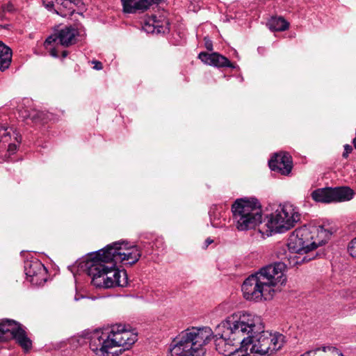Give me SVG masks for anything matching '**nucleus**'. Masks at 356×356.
Instances as JSON below:
<instances>
[{
    "label": "nucleus",
    "mask_w": 356,
    "mask_h": 356,
    "mask_svg": "<svg viewBox=\"0 0 356 356\" xmlns=\"http://www.w3.org/2000/svg\"><path fill=\"white\" fill-rule=\"evenodd\" d=\"M254 320L248 313H238L222 321L213 336L216 350L225 356H245L243 346L249 337L247 334L252 330Z\"/></svg>",
    "instance_id": "nucleus-1"
},
{
    "label": "nucleus",
    "mask_w": 356,
    "mask_h": 356,
    "mask_svg": "<svg viewBox=\"0 0 356 356\" xmlns=\"http://www.w3.org/2000/svg\"><path fill=\"white\" fill-rule=\"evenodd\" d=\"M286 264L275 262L261 268L254 275H250L243 283L241 290L248 300H270L280 290L286 278L284 275Z\"/></svg>",
    "instance_id": "nucleus-2"
},
{
    "label": "nucleus",
    "mask_w": 356,
    "mask_h": 356,
    "mask_svg": "<svg viewBox=\"0 0 356 356\" xmlns=\"http://www.w3.org/2000/svg\"><path fill=\"white\" fill-rule=\"evenodd\" d=\"M116 263L103 261V256L95 255L86 260L84 267L91 277V283L97 288L124 287L128 284L125 270L115 268Z\"/></svg>",
    "instance_id": "nucleus-3"
},
{
    "label": "nucleus",
    "mask_w": 356,
    "mask_h": 356,
    "mask_svg": "<svg viewBox=\"0 0 356 356\" xmlns=\"http://www.w3.org/2000/svg\"><path fill=\"white\" fill-rule=\"evenodd\" d=\"M213 331L209 327L188 328L172 341L171 356H204L203 346L211 339Z\"/></svg>",
    "instance_id": "nucleus-4"
},
{
    "label": "nucleus",
    "mask_w": 356,
    "mask_h": 356,
    "mask_svg": "<svg viewBox=\"0 0 356 356\" xmlns=\"http://www.w3.org/2000/svg\"><path fill=\"white\" fill-rule=\"evenodd\" d=\"M233 219L239 231L254 228L261 222V205L255 198L236 200L232 206Z\"/></svg>",
    "instance_id": "nucleus-5"
},
{
    "label": "nucleus",
    "mask_w": 356,
    "mask_h": 356,
    "mask_svg": "<svg viewBox=\"0 0 356 356\" xmlns=\"http://www.w3.org/2000/svg\"><path fill=\"white\" fill-rule=\"evenodd\" d=\"M103 256V261L123 263L132 266L141 257V250L136 245L128 246L124 242H115L97 251V256Z\"/></svg>",
    "instance_id": "nucleus-6"
},
{
    "label": "nucleus",
    "mask_w": 356,
    "mask_h": 356,
    "mask_svg": "<svg viewBox=\"0 0 356 356\" xmlns=\"http://www.w3.org/2000/svg\"><path fill=\"white\" fill-rule=\"evenodd\" d=\"M300 220V214L293 205H280L268 217L267 227L271 232L283 233L293 227Z\"/></svg>",
    "instance_id": "nucleus-7"
},
{
    "label": "nucleus",
    "mask_w": 356,
    "mask_h": 356,
    "mask_svg": "<svg viewBox=\"0 0 356 356\" xmlns=\"http://www.w3.org/2000/svg\"><path fill=\"white\" fill-rule=\"evenodd\" d=\"M312 231V226L305 225L293 232L287 244L291 254H306L317 248Z\"/></svg>",
    "instance_id": "nucleus-8"
},
{
    "label": "nucleus",
    "mask_w": 356,
    "mask_h": 356,
    "mask_svg": "<svg viewBox=\"0 0 356 356\" xmlns=\"http://www.w3.org/2000/svg\"><path fill=\"white\" fill-rule=\"evenodd\" d=\"M11 339H15L25 351L32 347V341L22 325L13 320L6 319L0 323V341Z\"/></svg>",
    "instance_id": "nucleus-9"
},
{
    "label": "nucleus",
    "mask_w": 356,
    "mask_h": 356,
    "mask_svg": "<svg viewBox=\"0 0 356 356\" xmlns=\"http://www.w3.org/2000/svg\"><path fill=\"white\" fill-rule=\"evenodd\" d=\"M108 338L111 348L122 346L125 350L129 349L137 341V334L127 330L125 325L119 324L112 327Z\"/></svg>",
    "instance_id": "nucleus-10"
},
{
    "label": "nucleus",
    "mask_w": 356,
    "mask_h": 356,
    "mask_svg": "<svg viewBox=\"0 0 356 356\" xmlns=\"http://www.w3.org/2000/svg\"><path fill=\"white\" fill-rule=\"evenodd\" d=\"M77 35H79L77 29L71 25L65 26L56 30L54 34L49 36L44 42V45L47 48V45L58 41V44L68 47L76 43Z\"/></svg>",
    "instance_id": "nucleus-11"
},
{
    "label": "nucleus",
    "mask_w": 356,
    "mask_h": 356,
    "mask_svg": "<svg viewBox=\"0 0 356 356\" xmlns=\"http://www.w3.org/2000/svg\"><path fill=\"white\" fill-rule=\"evenodd\" d=\"M268 165L272 170L287 175L292 170V158L286 152L276 153L269 161Z\"/></svg>",
    "instance_id": "nucleus-12"
},
{
    "label": "nucleus",
    "mask_w": 356,
    "mask_h": 356,
    "mask_svg": "<svg viewBox=\"0 0 356 356\" xmlns=\"http://www.w3.org/2000/svg\"><path fill=\"white\" fill-rule=\"evenodd\" d=\"M143 29L147 33H165L170 31V22L163 15H152L145 20Z\"/></svg>",
    "instance_id": "nucleus-13"
},
{
    "label": "nucleus",
    "mask_w": 356,
    "mask_h": 356,
    "mask_svg": "<svg viewBox=\"0 0 356 356\" xmlns=\"http://www.w3.org/2000/svg\"><path fill=\"white\" fill-rule=\"evenodd\" d=\"M108 335L102 331L97 330L94 332L90 339V348L97 355L108 356L111 346Z\"/></svg>",
    "instance_id": "nucleus-14"
},
{
    "label": "nucleus",
    "mask_w": 356,
    "mask_h": 356,
    "mask_svg": "<svg viewBox=\"0 0 356 356\" xmlns=\"http://www.w3.org/2000/svg\"><path fill=\"white\" fill-rule=\"evenodd\" d=\"M24 271L29 282L37 284L44 280L46 268L38 260L26 261L24 263Z\"/></svg>",
    "instance_id": "nucleus-15"
},
{
    "label": "nucleus",
    "mask_w": 356,
    "mask_h": 356,
    "mask_svg": "<svg viewBox=\"0 0 356 356\" xmlns=\"http://www.w3.org/2000/svg\"><path fill=\"white\" fill-rule=\"evenodd\" d=\"M198 58L204 63L216 67H235L234 64L232 63L227 58L216 52L211 54L200 52L198 55Z\"/></svg>",
    "instance_id": "nucleus-16"
},
{
    "label": "nucleus",
    "mask_w": 356,
    "mask_h": 356,
    "mask_svg": "<svg viewBox=\"0 0 356 356\" xmlns=\"http://www.w3.org/2000/svg\"><path fill=\"white\" fill-rule=\"evenodd\" d=\"M125 13H136L147 10L150 6L159 3L161 0H121Z\"/></svg>",
    "instance_id": "nucleus-17"
},
{
    "label": "nucleus",
    "mask_w": 356,
    "mask_h": 356,
    "mask_svg": "<svg viewBox=\"0 0 356 356\" xmlns=\"http://www.w3.org/2000/svg\"><path fill=\"white\" fill-rule=\"evenodd\" d=\"M354 192L349 187L332 188V202H345L353 197Z\"/></svg>",
    "instance_id": "nucleus-18"
},
{
    "label": "nucleus",
    "mask_w": 356,
    "mask_h": 356,
    "mask_svg": "<svg viewBox=\"0 0 356 356\" xmlns=\"http://www.w3.org/2000/svg\"><path fill=\"white\" fill-rule=\"evenodd\" d=\"M311 197L316 202H332V188L316 189L312 192Z\"/></svg>",
    "instance_id": "nucleus-19"
},
{
    "label": "nucleus",
    "mask_w": 356,
    "mask_h": 356,
    "mask_svg": "<svg viewBox=\"0 0 356 356\" xmlns=\"http://www.w3.org/2000/svg\"><path fill=\"white\" fill-rule=\"evenodd\" d=\"M314 241L317 242V247L325 244L330 238L332 233L323 226H312Z\"/></svg>",
    "instance_id": "nucleus-20"
},
{
    "label": "nucleus",
    "mask_w": 356,
    "mask_h": 356,
    "mask_svg": "<svg viewBox=\"0 0 356 356\" xmlns=\"http://www.w3.org/2000/svg\"><path fill=\"white\" fill-rule=\"evenodd\" d=\"M12 60V50L0 41V70L4 71L8 68Z\"/></svg>",
    "instance_id": "nucleus-21"
},
{
    "label": "nucleus",
    "mask_w": 356,
    "mask_h": 356,
    "mask_svg": "<svg viewBox=\"0 0 356 356\" xmlns=\"http://www.w3.org/2000/svg\"><path fill=\"white\" fill-rule=\"evenodd\" d=\"M60 6L58 10H55V13L63 17L71 16L75 12V8L70 0H56Z\"/></svg>",
    "instance_id": "nucleus-22"
},
{
    "label": "nucleus",
    "mask_w": 356,
    "mask_h": 356,
    "mask_svg": "<svg viewBox=\"0 0 356 356\" xmlns=\"http://www.w3.org/2000/svg\"><path fill=\"white\" fill-rule=\"evenodd\" d=\"M267 26L273 31H284L289 29V23L281 17H275L268 22Z\"/></svg>",
    "instance_id": "nucleus-23"
},
{
    "label": "nucleus",
    "mask_w": 356,
    "mask_h": 356,
    "mask_svg": "<svg viewBox=\"0 0 356 356\" xmlns=\"http://www.w3.org/2000/svg\"><path fill=\"white\" fill-rule=\"evenodd\" d=\"M302 254L298 255L291 256L289 255V264L293 266L300 265L303 263L308 262L314 258L313 254Z\"/></svg>",
    "instance_id": "nucleus-24"
},
{
    "label": "nucleus",
    "mask_w": 356,
    "mask_h": 356,
    "mask_svg": "<svg viewBox=\"0 0 356 356\" xmlns=\"http://www.w3.org/2000/svg\"><path fill=\"white\" fill-rule=\"evenodd\" d=\"M210 221L213 227H222L225 225V219L221 220L219 218H217L214 211L210 213Z\"/></svg>",
    "instance_id": "nucleus-25"
},
{
    "label": "nucleus",
    "mask_w": 356,
    "mask_h": 356,
    "mask_svg": "<svg viewBox=\"0 0 356 356\" xmlns=\"http://www.w3.org/2000/svg\"><path fill=\"white\" fill-rule=\"evenodd\" d=\"M40 113L37 111H32L31 113L27 111H21L20 116L24 120L31 119L32 121H35L39 118Z\"/></svg>",
    "instance_id": "nucleus-26"
},
{
    "label": "nucleus",
    "mask_w": 356,
    "mask_h": 356,
    "mask_svg": "<svg viewBox=\"0 0 356 356\" xmlns=\"http://www.w3.org/2000/svg\"><path fill=\"white\" fill-rule=\"evenodd\" d=\"M10 138V132L4 127L0 128V142L5 143H8Z\"/></svg>",
    "instance_id": "nucleus-27"
},
{
    "label": "nucleus",
    "mask_w": 356,
    "mask_h": 356,
    "mask_svg": "<svg viewBox=\"0 0 356 356\" xmlns=\"http://www.w3.org/2000/svg\"><path fill=\"white\" fill-rule=\"evenodd\" d=\"M348 252L351 257H356V238L348 243Z\"/></svg>",
    "instance_id": "nucleus-28"
},
{
    "label": "nucleus",
    "mask_w": 356,
    "mask_h": 356,
    "mask_svg": "<svg viewBox=\"0 0 356 356\" xmlns=\"http://www.w3.org/2000/svg\"><path fill=\"white\" fill-rule=\"evenodd\" d=\"M43 6L49 11L55 13L54 3L52 1L42 0Z\"/></svg>",
    "instance_id": "nucleus-29"
},
{
    "label": "nucleus",
    "mask_w": 356,
    "mask_h": 356,
    "mask_svg": "<svg viewBox=\"0 0 356 356\" xmlns=\"http://www.w3.org/2000/svg\"><path fill=\"white\" fill-rule=\"evenodd\" d=\"M2 10L3 12L12 13L15 10V8H14V6L11 3H8L2 6Z\"/></svg>",
    "instance_id": "nucleus-30"
},
{
    "label": "nucleus",
    "mask_w": 356,
    "mask_h": 356,
    "mask_svg": "<svg viewBox=\"0 0 356 356\" xmlns=\"http://www.w3.org/2000/svg\"><path fill=\"white\" fill-rule=\"evenodd\" d=\"M352 150H353V147L351 145H348V144L345 145H344V152L342 154L343 157L348 158V154L352 152Z\"/></svg>",
    "instance_id": "nucleus-31"
},
{
    "label": "nucleus",
    "mask_w": 356,
    "mask_h": 356,
    "mask_svg": "<svg viewBox=\"0 0 356 356\" xmlns=\"http://www.w3.org/2000/svg\"><path fill=\"white\" fill-rule=\"evenodd\" d=\"M204 46L207 50H209V51L213 50L212 41L207 38H204Z\"/></svg>",
    "instance_id": "nucleus-32"
},
{
    "label": "nucleus",
    "mask_w": 356,
    "mask_h": 356,
    "mask_svg": "<svg viewBox=\"0 0 356 356\" xmlns=\"http://www.w3.org/2000/svg\"><path fill=\"white\" fill-rule=\"evenodd\" d=\"M7 150L9 154H13L17 150V145L14 143H9Z\"/></svg>",
    "instance_id": "nucleus-33"
},
{
    "label": "nucleus",
    "mask_w": 356,
    "mask_h": 356,
    "mask_svg": "<svg viewBox=\"0 0 356 356\" xmlns=\"http://www.w3.org/2000/svg\"><path fill=\"white\" fill-rule=\"evenodd\" d=\"M72 5H73V8H75V7H77V8H80L81 6L83 5V3L82 2L81 0H70Z\"/></svg>",
    "instance_id": "nucleus-34"
},
{
    "label": "nucleus",
    "mask_w": 356,
    "mask_h": 356,
    "mask_svg": "<svg viewBox=\"0 0 356 356\" xmlns=\"http://www.w3.org/2000/svg\"><path fill=\"white\" fill-rule=\"evenodd\" d=\"M94 64L93 68L97 70H102L103 66L102 63L97 60H93L92 62Z\"/></svg>",
    "instance_id": "nucleus-35"
},
{
    "label": "nucleus",
    "mask_w": 356,
    "mask_h": 356,
    "mask_svg": "<svg viewBox=\"0 0 356 356\" xmlns=\"http://www.w3.org/2000/svg\"><path fill=\"white\" fill-rule=\"evenodd\" d=\"M50 55L54 58H57L58 57V51L57 50L55 49V48H52L50 51Z\"/></svg>",
    "instance_id": "nucleus-36"
},
{
    "label": "nucleus",
    "mask_w": 356,
    "mask_h": 356,
    "mask_svg": "<svg viewBox=\"0 0 356 356\" xmlns=\"http://www.w3.org/2000/svg\"><path fill=\"white\" fill-rule=\"evenodd\" d=\"M213 243V240L208 238L206 241H205V248H207L210 244H211Z\"/></svg>",
    "instance_id": "nucleus-37"
},
{
    "label": "nucleus",
    "mask_w": 356,
    "mask_h": 356,
    "mask_svg": "<svg viewBox=\"0 0 356 356\" xmlns=\"http://www.w3.org/2000/svg\"><path fill=\"white\" fill-rule=\"evenodd\" d=\"M15 140L18 143H20V141H21V136L19 135H18V134H15Z\"/></svg>",
    "instance_id": "nucleus-38"
},
{
    "label": "nucleus",
    "mask_w": 356,
    "mask_h": 356,
    "mask_svg": "<svg viewBox=\"0 0 356 356\" xmlns=\"http://www.w3.org/2000/svg\"><path fill=\"white\" fill-rule=\"evenodd\" d=\"M67 55H68V51H63L62 52V57H63V58H65V57H67Z\"/></svg>",
    "instance_id": "nucleus-39"
},
{
    "label": "nucleus",
    "mask_w": 356,
    "mask_h": 356,
    "mask_svg": "<svg viewBox=\"0 0 356 356\" xmlns=\"http://www.w3.org/2000/svg\"><path fill=\"white\" fill-rule=\"evenodd\" d=\"M312 353V351H307L302 354L301 356H311V354Z\"/></svg>",
    "instance_id": "nucleus-40"
},
{
    "label": "nucleus",
    "mask_w": 356,
    "mask_h": 356,
    "mask_svg": "<svg viewBox=\"0 0 356 356\" xmlns=\"http://www.w3.org/2000/svg\"><path fill=\"white\" fill-rule=\"evenodd\" d=\"M353 145L355 147V148L356 149V138H355L353 140Z\"/></svg>",
    "instance_id": "nucleus-41"
},
{
    "label": "nucleus",
    "mask_w": 356,
    "mask_h": 356,
    "mask_svg": "<svg viewBox=\"0 0 356 356\" xmlns=\"http://www.w3.org/2000/svg\"><path fill=\"white\" fill-rule=\"evenodd\" d=\"M334 351L340 356H343V355L341 353H339L337 350H334Z\"/></svg>",
    "instance_id": "nucleus-42"
}]
</instances>
